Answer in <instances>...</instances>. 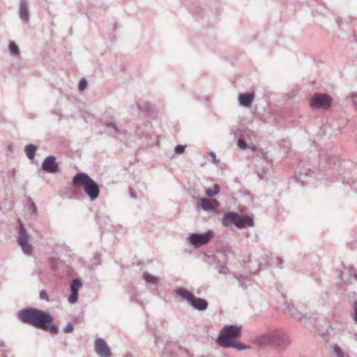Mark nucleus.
Listing matches in <instances>:
<instances>
[{"mask_svg": "<svg viewBox=\"0 0 357 357\" xmlns=\"http://www.w3.org/2000/svg\"><path fill=\"white\" fill-rule=\"evenodd\" d=\"M17 317L22 322L49 331L51 334L57 335L59 332L56 325L51 324L54 318L48 312L29 307L19 311Z\"/></svg>", "mask_w": 357, "mask_h": 357, "instance_id": "nucleus-1", "label": "nucleus"}, {"mask_svg": "<svg viewBox=\"0 0 357 357\" xmlns=\"http://www.w3.org/2000/svg\"><path fill=\"white\" fill-rule=\"evenodd\" d=\"M73 184L82 186L85 193L92 202L99 197V185L86 173L77 174L73 178Z\"/></svg>", "mask_w": 357, "mask_h": 357, "instance_id": "nucleus-2", "label": "nucleus"}, {"mask_svg": "<svg viewBox=\"0 0 357 357\" xmlns=\"http://www.w3.org/2000/svg\"><path fill=\"white\" fill-rule=\"evenodd\" d=\"M242 326L238 324L225 326L216 342L222 348H230L231 342L241 336Z\"/></svg>", "mask_w": 357, "mask_h": 357, "instance_id": "nucleus-3", "label": "nucleus"}, {"mask_svg": "<svg viewBox=\"0 0 357 357\" xmlns=\"http://www.w3.org/2000/svg\"><path fill=\"white\" fill-rule=\"evenodd\" d=\"M222 224L226 227L234 225L237 228L243 229L246 225L253 227L254 220L248 215H242L236 212H228L223 215Z\"/></svg>", "mask_w": 357, "mask_h": 357, "instance_id": "nucleus-4", "label": "nucleus"}, {"mask_svg": "<svg viewBox=\"0 0 357 357\" xmlns=\"http://www.w3.org/2000/svg\"><path fill=\"white\" fill-rule=\"evenodd\" d=\"M175 294L183 300L187 301L194 309L198 311H204L208 307V303L206 300L195 297L191 291L185 288H178L176 290Z\"/></svg>", "mask_w": 357, "mask_h": 357, "instance_id": "nucleus-5", "label": "nucleus"}, {"mask_svg": "<svg viewBox=\"0 0 357 357\" xmlns=\"http://www.w3.org/2000/svg\"><path fill=\"white\" fill-rule=\"evenodd\" d=\"M213 237V231L208 230L202 234L192 233L189 236L188 241L195 248H198L208 244Z\"/></svg>", "mask_w": 357, "mask_h": 357, "instance_id": "nucleus-6", "label": "nucleus"}, {"mask_svg": "<svg viewBox=\"0 0 357 357\" xmlns=\"http://www.w3.org/2000/svg\"><path fill=\"white\" fill-rule=\"evenodd\" d=\"M18 222L20 224V229L19 235L17 237V243L24 254L31 255L32 252V247L30 244H29V235L22 222L20 220H19Z\"/></svg>", "mask_w": 357, "mask_h": 357, "instance_id": "nucleus-7", "label": "nucleus"}, {"mask_svg": "<svg viewBox=\"0 0 357 357\" xmlns=\"http://www.w3.org/2000/svg\"><path fill=\"white\" fill-rule=\"evenodd\" d=\"M332 104L331 97L326 93H316L312 98L310 106L312 108L328 109Z\"/></svg>", "mask_w": 357, "mask_h": 357, "instance_id": "nucleus-8", "label": "nucleus"}, {"mask_svg": "<svg viewBox=\"0 0 357 357\" xmlns=\"http://www.w3.org/2000/svg\"><path fill=\"white\" fill-rule=\"evenodd\" d=\"M105 132L106 133L121 142H124L127 138L126 132L119 128L114 122H107L105 123Z\"/></svg>", "mask_w": 357, "mask_h": 357, "instance_id": "nucleus-9", "label": "nucleus"}, {"mask_svg": "<svg viewBox=\"0 0 357 357\" xmlns=\"http://www.w3.org/2000/svg\"><path fill=\"white\" fill-rule=\"evenodd\" d=\"M291 344V340L288 334L281 330H273V345L286 348Z\"/></svg>", "mask_w": 357, "mask_h": 357, "instance_id": "nucleus-10", "label": "nucleus"}, {"mask_svg": "<svg viewBox=\"0 0 357 357\" xmlns=\"http://www.w3.org/2000/svg\"><path fill=\"white\" fill-rule=\"evenodd\" d=\"M56 160V157L54 155H48L46 157L41 165L42 169L50 174H56L59 172V166Z\"/></svg>", "mask_w": 357, "mask_h": 357, "instance_id": "nucleus-11", "label": "nucleus"}, {"mask_svg": "<svg viewBox=\"0 0 357 357\" xmlns=\"http://www.w3.org/2000/svg\"><path fill=\"white\" fill-rule=\"evenodd\" d=\"M94 350L99 357H111L110 348L102 338H96L94 344Z\"/></svg>", "mask_w": 357, "mask_h": 357, "instance_id": "nucleus-12", "label": "nucleus"}, {"mask_svg": "<svg viewBox=\"0 0 357 357\" xmlns=\"http://www.w3.org/2000/svg\"><path fill=\"white\" fill-rule=\"evenodd\" d=\"M82 287V282L79 278L73 280L70 283V295L68 297V302L70 304H75L78 300V291Z\"/></svg>", "mask_w": 357, "mask_h": 357, "instance_id": "nucleus-13", "label": "nucleus"}, {"mask_svg": "<svg viewBox=\"0 0 357 357\" xmlns=\"http://www.w3.org/2000/svg\"><path fill=\"white\" fill-rule=\"evenodd\" d=\"M255 343L260 346L273 345V331H268L256 337Z\"/></svg>", "mask_w": 357, "mask_h": 357, "instance_id": "nucleus-14", "label": "nucleus"}, {"mask_svg": "<svg viewBox=\"0 0 357 357\" xmlns=\"http://www.w3.org/2000/svg\"><path fill=\"white\" fill-rule=\"evenodd\" d=\"M20 18L23 23H28L29 21V12L28 3L25 0H22L19 6Z\"/></svg>", "mask_w": 357, "mask_h": 357, "instance_id": "nucleus-15", "label": "nucleus"}, {"mask_svg": "<svg viewBox=\"0 0 357 357\" xmlns=\"http://www.w3.org/2000/svg\"><path fill=\"white\" fill-rule=\"evenodd\" d=\"M255 98L254 93H240L238 97L239 104L243 107H250Z\"/></svg>", "mask_w": 357, "mask_h": 357, "instance_id": "nucleus-16", "label": "nucleus"}, {"mask_svg": "<svg viewBox=\"0 0 357 357\" xmlns=\"http://www.w3.org/2000/svg\"><path fill=\"white\" fill-rule=\"evenodd\" d=\"M199 206L205 211H211L214 209L213 204L206 198H202L199 202Z\"/></svg>", "mask_w": 357, "mask_h": 357, "instance_id": "nucleus-17", "label": "nucleus"}, {"mask_svg": "<svg viewBox=\"0 0 357 357\" xmlns=\"http://www.w3.org/2000/svg\"><path fill=\"white\" fill-rule=\"evenodd\" d=\"M143 279L147 284H153L157 286L159 282V278L150 274L148 272H144L143 274Z\"/></svg>", "mask_w": 357, "mask_h": 357, "instance_id": "nucleus-18", "label": "nucleus"}, {"mask_svg": "<svg viewBox=\"0 0 357 357\" xmlns=\"http://www.w3.org/2000/svg\"><path fill=\"white\" fill-rule=\"evenodd\" d=\"M308 172H311V170L308 169L307 172H305L303 174L299 172V174L295 175V178L302 186H304L306 183H309Z\"/></svg>", "mask_w": 357, "mask_h": 357, "instance_id": "nucleus-19", "label": "nucleus"}, {"mask_svg": "<svg viewBox=\"0 0 357 357\" xmlns=\"http://www.w3.org/2000/svg\"><path fill=\"white\" fill-rule=\"evenodd\" d=\"M37 147L33 144H28L25 146V153L29 159L34 158Z\"/></svg>", "mask_w": 357, "mask_h": 357, "instance_id": "nucleus-20", "label": "nucleus"}, {"mask_svg": "<svg viewBox=\"0 0 357 357\" xmlns=\"http://www.w3.org/2000/svg\"><path fill=\"white\" fill-rule=\"evenodd\" d=\"M287 312H289L294 319L301 320L303 319V314L300 312H297L293 305L287 306Z\"/></svg>", "mask_w": 357, "mask_h": 357, "instance_id": "nucleus-21", "label": "nucleus"}, {"mask_svg": "<svg viewBox=\"0 0 357 357\" xmlns=\"http://www.w3.org/2000/svg\"><path fill=\"white\" fill-rule=\"evenodd\" d=\"M220 192V187L218 184L214 185L213 189L207 188L206 190V195L208 197H213L217 195Z\"/></svg>", "mask_w": 357, "mask_h": 357, "instance_id": "nucleus-22", "label": "nucleus"}, {"mask_svg": "<svg viewBox=\"0 0 357 357\" xmlns=\"http://www.w3.org/2000/svg\"><path fill=\"white\" fill-rule=\"evenodd\" d=\"M230 347L236 349L238 351H242V350H245V349L250 348V347L245 345L243 343H241L239 342H235V341L231 342V345Z\"/></svg>", "mask_w": 357, "mask_h": 357, "instance_id": "nucleus-23", "label": "nucleus"}, {"mask_svg": "<svg viewBox=\"0 0 357 357\" xmlns=\"http://www.w3.org/2000/svg\"><path fill=\"white\" fill-rule=\"evenodd\" d=\"M258 261L259 266H266L269 261V257L265 254H263L259 257Z\"/></svg>", "mask_w": 357, "mask_h": 357, "instance_id": "nucleus-24", "label": "nucleus"}, {"mask_svg": "<svg viewBox=\"0 0 357 357\" xmlns=\"http://www.w3.org/2000/svg\"><path fill=\"white\" fill-rule=\"evenodd\" d=\"M9 50L10 52V53L17 56L20 54V50H19V47H17V45L13 43V42H10V45H9Z\"/></svg>", "mask_w": 357, "mask_h": 357, "instance_id": "nucleus-25", "label": "nucleus"}, {"mask_svg": "<svg viewBox=\"0 0 357 357\" xmlns=\"http://www.w3.org/2000/svg\"><path fill=\"white\" fill-rule=\"evenodd\" d=\"M217 268L218 270L219 273H220V274L227 275V274H228L229 273V269L224 264H218L217 265Z\"/></svg>", "mask_w": 357, "mask_h": 357, "instance_id": "nucleus-26", "label": "nucleus"}, {"mask_svg": "<svg viewBox=\"0 0 357 357\" xmlns=\"http://www.w3.org/2000/svg\"><path fill=\"white\" fill-rule=\"evenodd\" d=\"M192 14L197 18H202V13L204 12V10L201 7H197L195 8L192 10Z\"/></svg>", "mask_w": 357, "mask_h": 357, "instance_id": "nucleus-27", "label": "nucleus"}, {"mask_svg": "<svg viewBox=\"0 0 357 357\" xmlns=\"http://www.w3.org/2000/svg\"><path fill=\"white\" fill-rule=\"evenodd\" d=\"M185 147H186L185 146L177 145L174 149V153L172 156V158H174L175 157V155H176V154L183 153L185 151Z\"/></svg>", "mask_w": 357, "mask_h": 357, "instance_id": "nucleus-28", "label": "nucleus"}, {"mask_svg": "<svg viewBox=\"0 0 357 357\" xmlns=\"http://www.w3.org/2000/svg\"><path fill=\"white\" fill-rule=\"evenodd\" d=\"M333 351H334V354L337 357H344V354L342 349L338 345H337V344L334 345Z\"/></svg>", "mask_w": 357, "mask_h": 357, "instance_id": "nucleus-29", "label": "nucleus"}, {"mask_svg": "<svg viewBox=\"0 0 357 357\" xmlns=\"http://www.w3.org/2000/svg\"><path fill=\"white\" fill-rule=\"evenodd\" d=\"M235 278H236V280L238 282L239 287H241V288H243L244 289L248 287V285L246 284V283L242 276H241V275L235 276Z\"/></svg>", "mask_w": 357, "mask_h": 357, "instance_id": "nucleus-30", "label": "nucleus"}, {"mask_svg": "<svg viewBox=\"0 0 357 357\" xmlns=\"http://www.w3.org/2000/svg\"><path fill=\"white\" fill-rule=\"evenodd\" d=\"M39 298L40 300H45L46 301H49V296L47 292L45 290H41L39 293Z\"/></svg>", "mask_w": 357, "mask_h": 357, "instance_id": "nucleus-31", "label": "nucleus"}, {"mask_svg": "<svg viewBox=\"0 0 357 357\" xmlns=\"http://www.w3.org/2000/svg\"><path fill=\"white\" fill-rule=\"evenodd\" d=\"M86 85H87V81L85 79H82L79 81V85H78L79 91H82L83 90H84L86 87Z\"/></svg>", "mask_w": 357, "mask_h": 357, "instance_id": "nucleus-32", "label": "nucleus"}, {"mask_svg": "<svg viewBox=\"0 0 357 357\" xmlns=\"http://www.w3.org/2000/svg\"><path fill=\"white\" fill-rule=\"evenodd\" d=\"M73 326L72 324L70 323H68V324H66V326L63 328V331L64 333H72L73 331Z\"/></svg>", "mask_w": 357, "mask_h": 357, "instance_id": "nucleus-33", "label": "nucleus"}, {"mask_svg": "<svg viewBox=\"0 0 357 357\" xmlns=\"http://www.w3.org/2000/svg\"><path fill=\"white\" fill-rule=\"evenodd\" d=\"M238 146L241 149H245L248 147V145L245 141L243 138H240L238 141Z\"/></svg>", "mask_w": 357, "mask_h": 357, "instance_id": "nucleus-34", "label": "nucleus"}, {"mask_svg": "<svg viewBox=\"0 0 357 357\" xmlns=\"http://www.w3.org/2000/svg\"><path fill=\"white\" fill-rule=\"evenodd\" d=\"M351 100L357 110V93H352L351 95Z\"/></svg>", "mask_w": 357, "mask_h": 357, "instance_id": "nucleus-35", "label": "nucleus"}, {"mask_svg": "<svg viewBox=\"0 0 357 357\" xmlns=\"http://www.w3.org/2000/svg\"><path fill=\"white\" fill-rule=\"evenodd\" d=\"M209 155L212 158L213 162L215 164H218L220 162V160L218 158H217L216 155L213 151H211Z\"/></svg>", "mask_w": 357, "mask_h": 357, "instance_id": "nucleus-36", "label": "nucleus"}, {"mask_svg": "<svg viewBox=\"0 0 357 357\" xmlns=\"http://www.w3.org/2000/svg\"><path fill=\"white\" fill-rule=\"evenodd\" d=\"M353 319L356 323H357V301L354 305V314L353 316Z\"/></svg>", "mask_w": 357, "mask_h": 357, "instance_id": "nucleus-37", "label": "nucleus"}, {"mask_svg": "<svg viewBox=\"0 0 357 357\" xmlns=\"http://www.w3.org/2000/svg\"><path fill=\"white\" fill-rule=\"evenodd\" d=\"M30 206H31V213H36L37 211V207H36V204L33 202H31Z\"/></svg>", "mask_w": 357, "mask_h": 357, "instance_id": "nucleus-38", "label": "nucleus"}, {"mask_svg": "<svg viewBox=\"0 0 357 357\" xmlns=\"http://www.w3.org/2000/svg\"><path fill=\"white\" fill-rule=\"evenodd\" d=\"M136 134L139 135V137H142L144 135V130H142L140 127L137 128L136 130Z\"/></svg>", "mask_w": 357, "mask_h": 357, "instance_id": "nucleus-39", "label": "nucleus"}, {"mask_svg": "<svg viewBox=\"0 0 357 357\" xmlns=\"http://www.w3.org/2000/svg\"><path fill=\"white\" fill-rule=\"evenodd\" d=\"M83 119L86 122H88L90 119H93V116L89 114H87V116H86L85 114H83Z\"/></svg>", "mask_w": 357, "mask_h": 357, "instance_id": "nucleus-40", "label": "nucleus"}, {"mask_svg": "<svg viewBox=\"0 0 357 357\" xmlns=\"http://www.w3.org/2000/svg\"><path fill=\"white\" fill-rule=\"evenodd\" d=\"M40 273H41V270L38 268H36L33 272V275H38Z\"/></svg>", "mask_w": 357, "mask_h": 357, "instance_id": "nucleus-41", "label": "nucleus"}, {"mask_svg": "<svg viewBox=\"0 0 357 357\" xmlns=\"http://www.w3.org/2000/svg\"><path fill=\"white\" fill-rule=\"evenodd\" d=\"M245 134L247 135L248 136L254 135L253 132L250 130L245 131Z\"/></svg>", "mask_w": 357, "mask_h": 357, "instance_id": "nucleus-42", "label": "nucleus"}, {"mask_svg": "<svg viewBox=\"0 0 357 357\" xmlns=\"http://www.w3.org/2000/svg\"><path fill=\"white\" fill-rule=\"evenodd\" d=\"M353 271H354V269L353 268H350V269H349L350 274H352V275H354V276L355 278H357L356 273H352Z\"/></svg>", "mask_w": 357, "mask_h": 357, "instance_id": "nucleus-43", "label": "nucleus"}, {"mask_svg": "<svg viewBox=\"0 0 357 357\" xmlns=\"http://www.w3.org/2000/svg\"><path fill=\"white\" fill-rule=\"evenodd\" d=\"M264 173V171L263 172V173H258V176L260 179H262L264 178V176H263V174Z\"/></svg>", "mask_w": 357, "mask_h": 357, "instance_id": "nucleus-44", "label": "nucleus"}, {"mask_svg": "<svg viewBox=\"0 0 357 357\" xmlns=\"http://www.w3.org/2000/svg\"><path fill=\"white\" fill-rule=\"evenodd\" d=\"M130 194H131V196H132L133 198H136V197H135V196H134V195H132V192H130Z\"/></svg>", "mask_w": 357, "mask_h": 357, "instance_id": "nucleus-45", "label": "nucleus"}, {"mask_svg": "<svg viewBox=\"0 0 357 357\" xmlns=\"http://www.w3.org/2000/svg\"><path fill=\"white\" fill-rule=\"evenodd\" d=\"M144 126H145L146 128H148V127H149V124H146Z\"/></svg>", "mask_w": 357, "mask_h": 357, "instance_id": "nucleus-46", "label": "nucleus"}]
</instances>
